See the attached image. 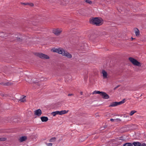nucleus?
Listing matches in <instances>:
<instances>
[{"label": "nucleus", "mask_w": 146, "mask_h": 146, "mask_svg": "<svg viewBox=\"0 0 146 146\" xmlns=\"http://www.w3.org/2000/svg\"><path fill=\"white\" fill-rule=\"evenodd\" d=\"M51 50L54 52H57L68 58H71L72 57V56L70 53L62 48H54L52 49Z\"/></svg>", "instance_id": "nucleus-1"}, {"label": "nucleus", "mask_w": 146, "mask_h": 146, "mask_svg": "<svg viewBox=\"0 0 146 146\" xmlns=\"http://www.w3.org/2000/svg\"><path fill=\"white\" fill-rule=\"evenodd\" d=\"M90 23L99 26L102 25L103 24V22L101 18L96 17L91 19L90 21Z\"/></svg>", "instance_id": "nucleus-2"}, {"label": "nucleus", "mask_w": 146, "mask_h": 146, "mask_svg": "<svg viewBox=\"0 0 146 146\" xmlns=\"http://www.w3.org/2000/svg\"><path fill=\"white\" fill-rule=\"evenodd\" d=\"M129 60L135 66H141L142 64L141 63L132 57H129Z\"/></svg>", "instance_id": "nucleus-3"}, {"label": "nucleus", "mask_w": 146, "mask_h": 146, "mask_svg": "<svg viewBox=\"0 0 146 146\" xmlns=\"http://www.w3.org/2000/svg\"><path fill=\"white\" fill-rule=\"evenodd\" d=\"M62 31L61 28H55L54 29L52 30L53 33L56 35H60Z\"/></svg>", "instance_id": "nucleus-4"}, {"label": "nucleus", "mask_w": 146, "mask_h": 146, "mask_svg": "<svg viewBox=\"0 0 146 146\" xmlns=\"http://www.w3.org/2000/svg\"><path fill=\"white\" fill-rule=\"evenodd\" d=\"M11 37V41H12L14 40H17L18 41H20L21 40V39L20 38V37H18V35L13 34L12 35Z\"/></svg>", "instance_id": "nucleus-5"}, {"label": "nucleus", "mask_w": 146, "mask_h": 146, "mask_svg": "<svg viewBox=\"0 0 146 146\" xmlns=\"http://www.w3.org/2000/svg\"><path fill=\"white\" fill-rule=\"evenodd\" d=\"M36 55L41 58L49 59V56L48 55L41 53H37L36 54Z\"/></svg>", "instance_id": "nucleus-6"}, {"label": "nucleus", "mask_w": 146, "mask_h": 146, "mask_svg": "<svg viewBox=\"0 0 146 146\" xmlns=\"http://www.w3.org/2000/svg\"><path fill=\"white\" fill-rule=\"evenodd\" d=\"M102 96L103 98L105 99H108L109 98V96L106 93L102 92L101 95Z\"/></svg>", "instance_id": "nucleus-7"}, {"label": "nucleus", "mask_w": 146, "mask_h": 146, "mask_svg": "<svg viewBox=\"0 0 146 146\" xmlns=\"http://www.w3.org/2000/svg\"><path fill=\"white\" fill-rule=\"evenodd\" d=\"M34 114L38 116H40L42 114V111L40 109H38L34 111Z\"/></svg>", "instance_id": "nucleus-8"}, {"label": "nucleus", "mask_w": 146, "mask_h": 146, "mask_svg": "<svg viewBox=\"0 0 146 146\" xmlns=\"http://www.w3.org/2000/svg\"><path fill=\"white\" fill-rule=\"evenodd\" d=\"M102 73L104 79H107L108 78V75L107 72L104 70H103L102 71Z\"/></svg>", "instance_id": "nucleus-9"}, {"label": "nucleus", "mask_w": 146, "mask_h": 146, "mask_svg": "<svg viewBox=\"0 0 146 146\" xmlns=\"http://www.w3.org/2000/svg\"><path fill=\"white\" fill-rule=\"evenodd\" d=\"M40 119L42 122H46L48 120V118L47 117L42 116L40 117Z\"/></svg>", "instance_id": "nucleus-10"}, {"label": "nucleus", "mask_w": 146, "mask_h": 146, "mask_svg": "<svg viewBox=\"0 0 146 146\" xmlns=\"http://www.w3.org/2000/svg\"><path fill=\"white\" fill-rule=\"evenodd\" d=\"M27 139V137L25 136H22L19 139V140L21 142H22L25 141Z\"/></svg>", "instance_id": "nucleus-11"}, {"label": "nucleus", "mask_w": 146, "mask_h": 146, "mask_svg": "<svg viewBox=\"0 0 146 146\" xmlns=\"http://www.w3.org/2000/svg\"><path fill=\"white\" fill-rule=\"evenodd\" d=\"M7 34L3 32L0 33V37L2 38L5 37L7 36Z\"/></svg>", "instance_id": "nucleus-12"}, {"label": "nucleus", "mask_w": 146, "mask_h": 146, "mask_svg": "<svg viewBox=\"0 0 146 146\" xmlns=\"http://www.w3.org/2000/svg\"><path fill=\"white\" fill-rule=\"evenodd\" d=\"M132 144L135 146H141V143L138 142H134Z\"/></svg>", "instance_id": "nucleus-13"}, {"label": "nucleus", "mask_w": 146, "mask_h": 146, "mask_svg": "<svg viewBox=\"0 0 146 146\" xmlns=\"http://www.w3.org/2000/svg\"><path fill=\"white\" fill-rule=\"evenodd\" d=\"M26 96H23L19 100V101L21 102H24L26 101Z\"/></svg>", "instance_id": "nucleus-14"}, {"label": "nucleus", "mask_w": 146, "mask_h": 146, "mask_svg": "<svg viewBox=\"0 0 146 146\" xmlns=\"http://www.w3.org/2000/svg\"><path fill=\"white\" fill-rule=\"evenodd\" d=\"M68 111H66V110H63L61 111H59V115H62L67 113Z\"/></svg>", "instance_id": "nucleus-15"}, {"label": "nucleus", "mask_w": 146, "mask_h": 146, "mask_svg": "<svg viewBox=\"0 0 146 146\" xmlns=\"http://www.w3.org/2000/svg\"><path fill=\"white\" fill-rule=\"evenodd\" d=\"M51 114L53 116H55L56 115H59V111H57L53 112L51 113Z\"/></svg>", "instance_id": "nucleus-16"}, {"label": "nucleus", "mask_w": 146, "mask_h": 146, "mask_svg": "<svg viewBox=\"0 0 146 146\" xmlns=\"http://www.w3.org/2000/svg\"><path fill=\"white\" fill-rule=\"evenodd\" d=\"M117 102H113L111 104L109 105V107H115L116 106H117Z\"/></svg>", "instance_id": "nucleus-17"}, {"label": "nucleus", "mask_w": 146, "mask_h": 146, "mask_svg": "<svg viewBox=\"0 0 146 146\" xmlns=\"http://www.w3.org/2000/svg\"><path fill=\"white\" fill-rule=\"evenodd\" d=\"M134 31L136 36H138L139 34V30L135 28L134 29Z\"/></svg>", "instance_id": "nucleus-18"}, {"label": "nucleus", "mask_w": 146, "mask_h": 146, "mask_svg": "<svg viewBox=\"0 0 146 146\" xmlns=\"http://www.w3.org/2000/svg\"><path fill=\"white\" fill-rule=\"evenodd\" d=\"M125 102V99H123L122 101L119 102H117V106L123 103H124Z\"/></svg>", "instance_id": "nucleus-19"}, {"label": "nucleus", "mask_w": 146, "mask_h": 146, "mask_svg": "<svg viewBox=\"0 0 146 146\" xmlns=\"http://www.w3.org/2000/svg\"><path fill=\"white\" fill-rule=\"evenodd\" d=\"M123 146H133V144L130 143H126L123 144Z\"/></svg>", "instance_id": "nucleus-20"}, {"label": "nucleus", "mask_w": 146, "mask_h": 146, "mask_svg": "<svg viewBox=\"0 0 146 146\" xmlns=\"http://www.w3.org/2000/svg\"><path fill=\"white\" fill-rule=\"evenodd\" d=\"M102 92H100L99 91L95 90L93 92V94H100V95H101Z\"/></svg>", "instance_id": "nucleus-21"}, {"label": "nucleus", "mask_w": 146, "mask_h": 146, "mask_svg": "<svg viewBox=\"0 0 146 146\" xmlns=\"http://www.w3.org/2000/svg\"><path fill=\"white\" fill-rule=\"evenodd\" d=\"M56 140V138L55 137H52L50 139L49 141L50 142H54Z\"/></svg>", "instance_id": "nucleus-22"}, {"label": "nucleus", "mask_w": 146, "mask_h": 146, "mask_svg": "<svg viewBox=\"0 0 146 146\" xmlns=\"http://www.w3.org/2000/svg\"><path fill=\"white\" fill-rule=\"evenodd\" d=\"M136 112V111L135 110L132 111L130 113V115H133Z\"/></svg>", "instance_id": "nucleus-23"}, {"label": "nucleus", "mask_w": 146, "mask_h": 146, "mask_svg": "<svg viewBox=\"0 0 146 146\" xmlns=\"http://www.w3.org/2000/svg\"><path fill=\"white\" fill-rule=\"evenodd\" d=\"M114 120H117L118 121H121V119H110V121H113Z\"/></svg>", "instance_id": "nucleus-24"}, {"label": "nucleus", "mask_w": 146, "mask_h": 146, "mask_svg": "<svg viewBox=\"0 0 146 146\" xmlns=\"http://www.w3.org/2000/svg\"><path fill=\"white\" fill-rule=\"evenodd\" d=\"M6 139L5 137H2L0 138V141H5Z\"/></svg>", "instance_id": "nucleus-25"}, {"label": "nucleus", "mask_w": 146, "mask_h": 146, "mask_svg": "<svg viewBox=\"0 0 146 146\" xmlns=\"http://www.w3.org/2000/svg\"><path fill=\"white\" fill-rule=\"evenodd\" d=\"M46 144L47 145V146H52V144L51 143H46Z\"/></svg>", "instance_id": "nucleus-26"}, {"label": "nucleus", "mask_w": 146, "mask_h": 146, "mask_svg": "<svg viewBox=\"0 0 146 146\" xmlns=\"http://www.w3.org/2000/svg\"><path fill=\"white\" fill-rule=\"evenodd\" d=\"M86 1L87 3H89V4H91L92 3V2L91 1L88 0H86Z\"/></svg>", "instance_id": "nucleus-27"}, {"label": "nucleus", "mask_w": 146, "mask_h": 146, "mask_svg": "<svg viewBox=\"0 0 146 146\" xmlns=\"http://www.w3.org/2000/svg\"><path fill=\"white\" fill-rule=\"evenodd\" d=\"M32 80V82H33V83H36V82H37V81H36V80H33V79H32L31 80Z\"/></svg>", "instance_id": "nucleus-28"}, {"label": "nucleus", "mask_w": 146, "mask_h": 146, "mask_svg": "<svg viewBox=\"0 0 146 146\" xmlns=\"http://www.w3.org/2000/svg\"><path fill=\"white\" fill-rule=\"evenodd\" d=\"M141 146H146V144L143 143L141 145Z\"/></svg>", "instance_id": "nucleus-29"}, {"label": "nucleus", "mask_w": 146, "mask_h": 146, "mask_svg": "<svg viewBox=\"0 0 146 146\" xmlns=\"http://www.w3.org/2000/svg\"><path fill=\"white\" fill-rule=\"evenodd\" d=\"M72 95H73V94H69L68 95V96H72Z\"/></svg>", "instance_id": "nucleus-30"}, {"label": "nucleus", "mask_w": 146, "mask_h": 146, "mask_svg": "<svg viewBox=\"0 0 146 146\" xmlns=\"http://www.w3.org/2000/svg\"><path fill=\"white\" fill-rule=\"evenodd\" d=\"M80 94H81V95H82V94H83V92H80Z\"/></svg>", "instance_id": "nucleus-31"}, {"label": "nucleus", "mask_w": 146, "mask_h": 146, "mask_svg": "<svg viewBox=\"0 0 146 146\" xmlns=\"http://www.w3.org/2000/svg\"><path fill=\"white\" fill-rule=\"evenodd\" d=\"M33 4L32 3L31 4V6H33Z\"/></svg>", "instance_id": "nucleus-32"}]
</instances>
